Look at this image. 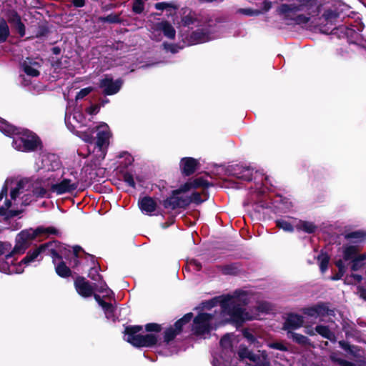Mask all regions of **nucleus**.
<instances>
[{
  "mask_svg": "<svg viewBox=\"0 0 366 366\" xmlns=\"http://www.w3.org/2000/svg\"><path fill=\"white\" fill-rule=\"evenodd\" d=\"M40 183L49 192L62 195L73 194L79 186L80 177L74 168H64L59 157L53 153H43L35 163Z\"/></svg>",
  "mask_w": 366,
  "mask_h": 366,
  "instance_id": "obj_1",
  "label": "nucleus"
},
{
  "mask_svg": "<svg viewBox=\"0 0 366 366\" xmlns=\"http://www.w3.org/2000/svg\"><path fill=\"white\" fill-rule=\"evenodd\" d=\"M39 182V177L38 179ZM28 180L16 182L6 179L0 192V216L4 219L19 215L22 211V206L29 204L36 197H44L48 191L39 182V186H33L31 192L26 189L29 187Z\"/></svg>",
  "mask_w": 366,
  "mask_h": 366,
  "instance_id": "obj_2",
  "label": "nucleus"
},
{
  "mask_svg": "<svg viewBox=\"0 0 366 366\" xmlns=\"http://www.w3.org/2000/svg\"><path fill=\"white\" fill-rule=\"evenodd\" d=\"M192 317V313H187L182 318L177 321L173 327L167 328L164 332L163 340L155 334L140 335L139 332L142 330V327L139 325L127 327L124 339L137 347H162L166 350L163 354L164 355H170L178 351L177 347L173 346L174 338L181 332L183 326L189 323Z\"/></svg>",
  "mask_w": 366,
  "mask_h": 366,
  "instance_id": "obj_3",
  "label": "nucleus"
},
{
  "mask_svg": "<svg viewBox=\"0 0 366 366\" xmlns=\"http://www.w3.org/2000/svg\"><path fill=\"white\" fill-rule=\"evenodd\" d=\"M211 185L202 177L189 179L164 200L163 206L168 209H174L184 208L190 204H199L208 199L207 188Z\"/></svg>",
  "mask_w": 366,
  "mask_h": 366,
  "instance_id": "obj_4",
  "label": "nucleus"
},
{
  "mask_svg": "<svg viewBox=\"0 0 366 366\" xmlns=\"http://www.w3.org/2000/svg\"><path fill=\"white\" fill-rule=\"evenodd\" d=\"M219 307L214 314L199 313L194 318L192 325V331L196 335H207L212 330L217 326V323L226 324L229 315V295L216 297L211 300L202 302L204 309H211Z\"/></svg>",
  "mask_w": 366,
  "mask_h": 366,
  "instance_id": "obj_5",
  "label": "nucleus"
},
{
  "mask_svg": "<svg viewBox=\"0 0 366 366\" xmlns=\"http://www.w3.org/2000/svg\"><path fill=\"white\" fill-rule=\"evenodd\" d=\"M0 131L13 138L12 145L18 151L31 152L40 145V140L34 133L27 129L17 128L1 117Z\"/></svg>",
  "mask_w": 366,
  "mask_h": 366,
  "instance_id": "obj_6",
  "label": "nucleus"
},
{
  "mask_svg": "<svg viewBox=\"0 0 366 366\" xmlns=\"http://www.w3.org/2000/svg\"><path fill=\"white\" fill-rule=\"evenodd\" d=\"M97 141L94 144H92L94 141V131L89 130L86 132H77V135L85 142L91 144L89 146V150L91 147H93V154L97 161L103 160L107 153V149L109 144V138L111 137V132L109 126L106 123H101L96 127Z\"/></svg>",
  "mask_w": 366,
  "mask_h": 366,
  "instance_id": "obj_7",
  "label": "nucleus"
},
{
  "mask_svg": "<svg viewBox=\"0 0 366 366\" xmlns=\"http://www.w3.org/2000/svg\"><path fill=\"white\" fill-rule=\"evenodd\" d=\"M59 232L53 227H39L36 229H26L21 231L16 237V244L13 248V254H21L31 245L32 241L39 235H58Z\"/></svg>",
  "mask_w": 366,
  "mask_h": 366,
  "instance_id": "obj_8",
  "label": "nucleus"
},
{
  "mask_svg": "<svg viewBox=\"0 0 366 366\" xmlns=\"http://www.w3.org/2000/svg\"><path fill=\"white\" fill-rule=\"evenodd\" d=\"M61 247L62 244L57 242H50L41 244L32 252H28L26 257L19 262V264H21V267L24 269L25 267L30 265L31 263L36 261H40L41 254L51 256L53 263L56 264V257L59 255Z\"/></svg>",
  "mask_w": 366,
  "mask_h": 366,
  "instance_id": "obj_9",
  "label": "nucleus"
},
{
  "mask_svg": "<svg viewBox=\"0 0 366 366\" xmlns=\"http://www.w3.org/2000/svg\"><path fill=\"white\" fill-rule=\"evenodd\" d=\"M85 117L79 107H75V102L71 100L68 102V105L65 112V124L67 128L72 132H76V129L84 125Z\"/></svg>",
  "mask_w": 366,
  "mask_h": 366,
  "instance_id": "obj_10",
  "label": "nucleus"
},
{
  "mask_svg": "<svg viewBox=\"0 0 366 366\" xmlns=\"http://www.w3.org/2000/svg\"><path fill=\"white\" fill-rule=\"evenodd\" d=\"M240 295H246V292L243 290H235L232 295H230V305L232 300L238 298ZM253 317L246 311L245 309L240 307H230V323L234 324L237 328L242 327L247 320H252Z\"/></svg>",
  "mask_w": 366,
  "mask_h": 366,
  "instance_id": "obj_11",
  "label": "nucleus"
},
{
  "mask_svg": "<svg viewBox=\"0 0 366 366\" xmlns=\"http://www.w3.org/2000/svg\"><path fill=\"white\" fill-rule=\"evenodd\" d=\"M229 333H226L220 340L219 345L212 352L213 366H229Z\"/></svg>",
  "mask_w": 366,
  "mask_h": 366,
  "instance_id": "obj_12",
  "label": "nucleus"
},
{
  "mask_svg": "<svg viewBox=\"0 0 366 366\" xmlns=\"http://www.w3.org/2000/svg\"><path fill=\"white\" fill-rule=\"evenodd\" d=\"M152 38L156 41L162 39V34L169 39H173L176 35L174 26L167 21L153 23L151 26Z\"/></svg>",
  "mask_w": 366,
  "mask_h": 366,
  "instance_id": "obj_13",
  "label": "nucleus"
},
{
  "mask_svg": "<svg viewBox=\"0 0 366 366\" xmlns=\"http://www.w3.org/2000/svg\"><path fill=\"white\" fill-rule=\"evenodd\" d=\"M123 85V80L120 78L114 79L110 75L104 76L99 83V87L104 95H114L119 92Z\"/></svg>",
  "mask_w": 366,
  "mask_h": 366,
  "instance_id": "obj_14",
  "label": "nucleus"
},
{
  "mask_svg": "<svg viewBox=\"0 0 366 366\" xmlns=\"http://www.w3.org/2000/svg\"><path fill=\"white\" fill-rule=\"evenodd\" d=\"M17 254H13V250L3 257H0V272L6 274H21L24 272L21 264L14 263V257Z\"/></svg>",
  "mask_w": 366,
  "mask_h": 366,
  "instance_id": "obj_15",
  "label": "nucleus"
},
{
  "mask_svg": "<svg viewBox=\"0 0 366 366\" xmlns=\"http://www.w3.org/2000/svg\"><path fill=\"white\" fill-rule=\"evenodd\" d=\"M254 169L243 164L230 165V177L239 180L250 182L253 178Z\"/></svg>",
  "mask_w": 366,
  "mask_h": 366,
  "instance_id": "obj_16",
  "label": "nucleus"
},
{
  "mask_svg": "<svg viewBox=\"0 0 366 366\" xmlns=\"http://www.w3.org/2000/svg\"><path fill=\"white\" fill-rule=\"evenodd\" d=\"M212 39L207 26H202L192 31L189 36V44H197L207 42Z\"/></svg>",
  "mask_w": 366,
  "mask_h": 366,
  "instance_id": "obj_17",
  "label": "nucleus"
},
{
  "mask_svg": "<svg viewBox=\"0 0 366 366\" xmlns=\"http://www.w3.org/2000/svg\"><path fill=\"white\" fill-rule=\"evenodd\" d=\"M199 167V160L192 157H183L179 162L180 170L184 176L193 174Z\"/></svg>",
  "mask_w": 366,
  "mask_h": 366,
  "instance_id": "obj_18",
  "label": "nucleus"
},
{
  "mask_svg": "<svg viewBox=\"0 0 366 366\" xmlns=\"http://www.w3.org/2000/svg\"><path fill=\"white\" fill-rule=\"evenodd\" d=\"M304 323V318L302 315L296 313H289L285 322L283 325V330L287 331H292L301 327Z\"/></svg>",
  "mask_w": 366,
  "mask_h": 366,
  "instance_id": "obj_19",
  "label": "nucleus"
},
{
  "mask_svg": "<svg viewBox=\"0 0 366 366\" xmlns=\"http://www.w3.org/2000/svg\"><path fill=\"white\" fill-rule=\"evenodd\" d=\"M41 65L37 61L26 58L21 63L22 71L29 76L36 77L39 75V68Z\"/></svg>",
  "mask_w": 366,
  "mask_h": 366,
  "instance_id": "obj_20",
  "label": "nucleus"
},
{
  "mask_svg": "<svg viewBox=\"0 0 366 366\" xmlns=\"http://www.w3.org/2000/svg\"><path fill=\"white\" fill-rule=\"evenodd\" d=\"M303 9L302 5L295 4H282L277 9V12L279 15H282L284 20L289 21L292 19L291 13L301 11Z\"/></svg>",
  "mask_w": 366,
  "mask_h": 366,
  "instance_id": "obj_21",
  "label": "nucleus"
},
{
  "mask_svg": "<svg viewBox=\"0 0 366 366\" xmlns=\"http://www.w3.org/2000/svg\"><path fill=\"white\" fill-rule=\"evenodd\" d=\"M77 292L84 297H88L93 295L94 287L92 286L84 277H78L74 282Z\"/></svg>",
  "mask_w": 366,
  "mask_h": 366,
  "instance_id": "obj_22",
  "label": "nucleus"
},
{
  "mask_svg": "<svg viewBox=\"0 0 366 366\" xmlns=\"http://www.w3.org/2000/svg\"><path fill=\"white\" fill-rule=\"evenodd\" d=\"M65 247L62 244V247L59 252V255L56 257L55 270L57 274L61 277H67L71 274L70 269L65 264V263L61 261L62 256L65 254L63 250L65 249Z\"/></svg>",
  "mask_w": 366,
  "mask_h": 366,
  "instance_id": "obj_23",
  "label": "nucleus"
},
{
  "mask_svg": "<svg viewBox=\"0 0 366 366\" xmlns=\"http://www.w3.org/2000/svg\"><path fill=\"white\" fill-rule=\"evenodd\" d=\"M142 212L146 214H151L156 210L157 204L151 197H144L139 202Z\"/></svg>",
  "mask_w": 366,
  "mask_h": 366,
  "instance_id": "obj_24",
  "label": "nucleus"
},
{
  "mask_svg": "<svg viewBox=\"0 0 366 366\" xmlns=\"http://www.w3.org/2000/svg\"><path fill=\"white\" fill-rule=\"evenodd\" d=\"M297 231H303L307 234H314L318 229V227L312 222L299 220L295 226Z\"/></svg>",
  "mask_w": 366,
  "mask_h": 366,
  "instance_id": "obj_25",
  "label": "nucleus"
},
{
  "mask_svg": "<svg viewBox=\"0 0 366 366\" xmlns=\"http://www.w3.org/2000/svg\"><path fill=\"white\" fill-rule=\"evenodd\" d=\"M328 302H320L316 304L317 317L335 316V309L330 308Z\"/></svg>",
  "mask_w": 366,
  "mask_h": 366,
  "instance_id": "obj_26",
  "label": "nucleus"
},
{
  "mask_svg": "<svg viewBox=\"0 0 366 366\" xmlns=\"http://www.w3.org/2000/svg\"><path fill=\"white\" fill-rule=\"evenodd\" d=\"M358 253V248L355 245H347L342 247V258L343 260L352 261L357 257Z\"/></svg>",
  "mask_w": 366,
  "mask_h": 366,
  "instance_id": "obj_27",
  "label": "nucleus"
},
{
  "mask_svg": "<svg viewBox=\"0 0 366 366\" xmlns=\"http://www.w3.org/2000/svg\"><path fill=\"white\" fill-rule=\"evenodd\" d=\"M315 332L321 335L322 337L327 339L332 342H335L336 340L335 335L333 332H332L329 327L323 325H317L315 327Z\"/></svg>",
  "mask_w": 366,
  "mask_h": 366,
  "instance_id": "obj_28",
  "label": "nucleus"
},
{
  "mask_svg": "<svg viewBox=\"0 0 366 366\" xmlns=\"http://www.w3.org/2000/svg\"><path fill=\"white\" fill-rule=\"evenodd\" d=\"M287 337L290 339H292L293 342L295 343L302 345V346H308L311 345L310 340L307 337L302 334L297 333L292 331H289L287 334Z\"/></svg>",
  "mask_w": 366,
  "mask_h": 366,
  "instance_id": "obj_29",
  "label": "nucleus"
},
{
  "mask_svg": "<svg viewBox=\"0 0 366 366\" xmlns=\"http://www.w3.org/2000/svg\"><path fill=\"white\" fill-rule=\"evenodd\" d=\"M340 14L336 10L332 9H326L322 15V18L324 19L327 24H330L333 25L337 21V19L339 18Z\"/></svg>",
  "mask_w": 366,
  "mask_h": 366,
  "instance_id": "obj_30",
  "label": "nucleus"
},
{
  "mask_svg": "<svg viewBox=\"0 0 366 366\" xmlns=\"http://www.w3.org/2000/svg\"><path fill=\"white\" fill-rule=\"evenodd\" d=\"M330 256L327 252L321 251L320 254L317 257L319 261L320 269L322 273H325L327 268L330 262Z\"/></svg>",
  "mask_w": 366,
  "mask_h": 366,
  "instance_id": "obj_31",
  "label": "nucleus"
},
{
  "mask_svg": "<svg viewBox=\"0 0 366 366\" xmlns=\"http://www.w3.org/2000/svg\"><path fill=\"white\" fill-rule=\"evenodd\" d=\"M339 345L346 352L349 353L350 355L354 357H357V352L360 351L358 346L352 345L348 342L345 340L339 341Z\"/></svg>",
  "mask_w": 366,
  "mask_h": 366,
  "instance_id": "obj_32",
  "label": "nucleus"
},
{
  "mask_svg": "<svg viewBox=\"0 0 366 366\" xmlns=\"http://www.w3.org/2000/svg\"><path fill=\"white\" fill-rule=\"evenodd\" d=\"M9 35L10 31L6 21L0 18V42H5Z\"/></svg>",
  "mask_w": 366,
  "mask_h": 366,
  "instance_id": "obj_33",
  "label": "nucleus"
},
{
  "mask_svg": "<svg viewBox=\"0 0 366 366\" xmlns=\"http://www.w3.org/2000/svg\"><path fill=\"white\" fill-rule=\"evenodd\" d=\"M102 309L104 312L106 317L108 320H112L113 322L116 320V307L110 303H107L104 306L102 307Z\"/></svg>",
  "mask_w": 366,
  "mask_h": 366,
  "instance_id": "obj_34",
  "label": "nucleus"
},
{
  "mask_svg": "<svg viewBox=\"0 0 366 366\" xmlns=\"http://www.w3.org/2000/svg\"><path fill=\"white\" fill-rule=\"evenodd\" d=\"M5 16L9 23H10L11 25H14L21 20L20 15L17 13L16 11L14 9L7 10L6 11Z\"/></svg>",
  "mask_w": 366,
  "mask_h": 366,
  "instance_id": "obj_35",
  "label": "nucleus"
},
{
  "mask_svg": "<svg viewBox=\"0 0 366 366\" xmlns=\"http://www.w3.org/2000/svg\"><path fill=\"white\" fill-rule=\"evenodd\" d=\"M275 224L277 227L282 229L285 232H292L294 231V226L290 222L285 219H277L275 220Z\"/></svg>",
  "mask_w": 366,
  "mask_h": 366,
  "instance_id": "obj_36",
  "label": "nucleus"
},
{
  "mask_svg": "<svg viewBox=\"0 0 366 366\" xmlns=\"http://www.w3.org/2000/svg\"><path fill=\"white\" fill-rule=\"evenodd\" d=\"M117 157L120 159H124V160L119 162V164L124 165V167L131 165L134 162V158L127 152H122Z\"/></svg>",
  "mask_w": 366,
  "mask_h": 366,
  "instance_id": "obj_37",
  "label": "nucleus"
},
{
  "mask_svg": "<svg viewBox=\"0 0 366 366\" xmlns=\"http://www.w3.org/2000/svg\"><path fill=\"white\" fill-rule=\"evenodd\" d=\"M252 353L253 352L250 351L244 345H239L237 354L241 360L244 359H249Z\"/></svg>",
  "mask_w": 366,
  "mask_h": 366,
  "instance_id": "obj_38",
  "label": "nucleus"
},
{
  "mask_svg": "<svg viewBox=\"0 0 366 366\" xmlns=\"http://www.w3.org/2000/svg\"><path fill=\"white\" fill-rule=\"evenodd\" d=\"M366 237V232L362 230L354 231L348 232L345 234V239H362Z\"/></svg>",
  "mask_w": 366,
  "mask_h": 366,
  "instance_id": "obj_39",
  "label": "nucleus"
},
{
  "mask_svg": "<svg viewBox=\"0 0 366 366\" xmlns=\"http://www.w3.org/2000/svg\"><path fill=\"white\" fill-rule=\"evenodd\" d=\"M330 360L340 366H356L354 362L338 357L335 354L330 355Z\"/></svg>",
  "mask_w": 366,
  "mask_h": 366,
  "instance_id": "obj_40",
  "label": "nucleus"
},
{
  "mask_svg": "<svg viewBox=\"0 0 366 366\" xmlns=\"http://www.w3.org/2000/svg\"><path fill=\"white\" fill-rule=\"evenodd\" d=\"M310 20V16H307L305 14H298L294 17L292 16V19L290 21H293L295 24L301 25L307 24Z\"/></svg>",
  "mask_w": 366,
  "mask_h": 366,
  "instance_id": "obj_41",
  "label": "nucleus"
},
{
  "mask_svg": "<svg viewBox=\"0 0 366 366\" xmlns=\"http://www.w3.org/2000/svg\"><path fill=\"white\" fill-rule=\"evenodd\" d=\"M242 334L243 337L245 339H247L250 344H254L256 342H257L256 337L252 333L250 332L249 329L243 328L242 330Z\"/></svg>",
  "mask_w": 366,
  "mask_h": 366,
  "instance_id": "obj_42",
  "label": "nucleus"
},
{
  "mask_svg": "<svg viewBox=\"0 0 366 366\" xmlns=\"http://www.w3.org/2000/svg\"><path fill=\"white\" fill-rule=\"evenodd\" d=\"M144 9L143 0H134L132 6V11L135 14H141Z\"/></svg>",
  "mask_w": 366,
  "mask_h": 366,
  "instance_id": "obj_43",
  "label": "nucleus"
},
{
  "mask_svg": "<svg viewBox=\"0 0 366 366\" xmlns=\"http://www.w3.org/2000/svg\"><path fill=\"white\" fill-rule=\"evenodd\" d=\"M163 46L167 51H169L172 54L177 53L180 49L183 48V46L167 43H164Z\"/></svg>",
  "mask_w": 366,
  "mask_h": 366,
  "instance_id": "obj_44",
  "label": "nucleus"
},
{
  "mask_svg": "<svg viewBox=\"0 0 366 366\" xmlns=\"http://www.w3.org/2000/svg\"><path fill=\"white\" fill-rule=\"evenodd\" d=\"M100 21L108 23H119L120 21V18L119 15L111 14L107 16L101 17Z\"/></svg>",
  "mask_w": 366,
  "mask_h": 366,
  "instance_id": "obj_45",
  "label": "nucleus"
},
{
  "mask_svg": "<svg viewBox=\"0 0 366 366\" xmlns=\"http://www.w3.org/2000/svg\"><path fill=\"white\" fill-rule=\"evenodd\" d=\"M302 312L304 315L309 316V317H317L316 305H315L312 307H304L302 309Z\"/></svg>",
  "mask_w": 366,
  "mask_h": 366,
  "instance_id": "obj_46",
  "label": "nucleus"
},
{
  "mask_svg": "<svg viewBox=\"0 0 366 366\" xmlns=\"http://www.w3.org/2000/svg\"><path fill=\"white\" fill-rule=\"evenodd\" d=\"M238 13L246 15V16H253L259 15L262 13V11L260 10H257V9H239L238 10Z\"/></svg>",
  "mask_w": 366,
  "mask_h": 366,
  "instance_id": "obj_47",
  "label": "nucleus"
},
{
  "mask_svg": "<svg viewBox=\"0 0 366 366\" xmlns=\"http://www.w3.org/2000/svg\"><path fill=\"white\" fill-rule=\"evenodd\" d=\"M267 346L269 348L278 350L283 351V352L288 351V348L280 342H269L267 344Z\"/></svg>",
  "mask_w": 366,
  "mask_h": 366,
  "instance_id": "obj_48",
  "label": "nucleus"
},
{
  "mask_svg": "<svg viewBox=\"0 0 366 366\" xmlns=\"http://www.w3.org/2000/svg\"><path fill=\"white\" fill-rule=\"evenodd\" d=\"M154 8L157 10L164 11L172 8L174 9V6L172 3L162 1L155 4Z\"/></svg>",
  "mask_w": 366,
  "mask_h": 366,
  "instance_id": "obj_49",
  "label": "nucleus"
},
{
  "mask_svg": "<svg viewBox=\"0 0 366 366\" xmlns=\"http://www.w3.org/2000/svg\"><path fill=\"white\" fill-rule=\"evenodd\" d=\"M92 91L93 88L92 86L81 89L76 95V101L79 99H82L84 97L90 94Z\"/></svg>",
  "mask_w": 366,
  "mask_h": 366,
  "instance_id": "obj_50",
  "label": "nucleus"
},
{
  "mask_svg": "<svg viewBox=\"0 0 366 366\" xmlns=\"http://www.w3.org/2000/svg\"><path fill=\"white\" fill-rule=\"evenodd\" d=\"M124 181L131 187L135 188V182L132 174L130 172H125L124 174Z\"/></svg>",
  "mask_w": 366,
  "mask_h": 366,
  "instance_id": "obj_51",
  "label": "nucleus"
},
{
  "mask_svg": "<svg viewBox=\"0 0 366 366\" xmlns=\"http://www.w3.org/2000/svg\"><path fill=\"white\" fill-rule=\"evenodd\" d=\"M13 26L15 27V29H16L18 34H19V36L21 37L24 36V35L26 34V28H25L24 24L22 23L21 20Z\"/></svg>",
  "mask_w": 366,
  "mask_h": 366,
  "instance_id": "obj_52",
  "label": "nucleus"
},
{
  "mask_svg": "<svg viewBox=\"0 0 366 366\" xmlns=\"http://www.w3.org/2000/svg\"><path fill=\"white\" fill-rule=\"evenodd\" d=\"M257 309L260 312H268L271 310V306L267 302H262L258 304Z\"/></svg>",
  "mask_w": 366,
  "mask_h": 366,
  "instance_id": "obj_53",
  "label": "nucleus"
},
{
  "mask_svg": "<svg viewBox=\"0 0 366 366\" xmlns=\"http://www.w3.org/2000/svg\"><path fill=\"white\" fill-rule=\"evenodd\" d=\"M89 277L94 281H98L102 279L101 275L99 274L96 267L91 268L89 272Z\"/></svg>",
  "mask_w": 366,
  "mask_h": 366,
  "instance_id": "obj_54",
  "label": "nucleus"
},
{
  "mask_svg": "<svg viewBox=\"0 0 366 366\" xmlns=\"http://www.w3.org/2000/svg\"><path fill=\"white\" fill-rule=\"evenodd\" d=\"M363 265H364V264L362 262L359 261L358 259L356 257L355 259H354L353 260L351 261L350 268H351L352 271H357Z\"/></svg>",
  "mask_w": 366,
  "mask_h": 366,
  "instance_id": "obj_55",
  "label": "nucleus"
},
{
  "mask_svg": "<svg viewBox=\"0 0 366 366\" xmlns=\"http://www.w3.org/2000/svg\"><path fill=\"white\" fill-rule=\"evenodd\" d=\"M262 360H261L256 365L257 366H271L269 360L267 359V354L263 351L262 355Z\"/></svg>",
  "mask_w": 366,
  "mask_h": 366,
  "instance_id": "obj_56",
  "label": "nucleus"
},
{
  "mask_svg": "<svg viewBox=\"0 0 366 366\" xmlns=\"http://www.w3.org/2000/svg\"><path fill=\"white\" fill-rule=\"evenodd\" d=\"M145 327L148 332H159L161 330V326L156 323H149Z\"/></svg>",
  "mask_w": 366,
  "mask_h": 366,
  "instance_id": "obj_57",
  "label": "nucleus"
},
{
  "mask_svg": "<svg viewBox=\"0 0 366 366\" xmlns=\"http://www.w3.org/2000/svg\"><path fill=\"white\" fill-rule=\"evenodd\" d=\"M81 250V248L79 246H75L72 249V255L74 256V266H76L79 263L78 260V253Z\"/></svg>",
  "mask_w": 366,
  "mask_h": 366,
  "instance_id": "obj_58",
  "label": "nucleus"
},
{
  "mask_svg": "<svg viewBox=\"0 0 366 366\" xmlns=\"http://www.w3.org/2000/svg\"><path fill=\"white\" fill-rule=\"evenodd\" d=\"M11 244L8 242H0V254H4L7 252H9L11 249Z\"/></svg>",
  "mask_w": 366,
  "mask_h": 366,
  "instance_id": "obj_59",
  "label": "nucleus"
},
{
  "mask_svg": "<svg viewBox=\"0 0 366 366\" xmlns=\"http://www.w3.org/2000/svg\"><path fill=\"white\" fill-rule=\"evenodd\" d=\"M346 270L345 269H338V272L335 274L334 275L331 276L330 278L332 281H337L339 280H341L342 277L344 276Z\"/></svg>",
  "mask_w": 366,
  "mask_h": 366,
  "instance_id": "obj_60",
  "label": "nucleus"
},
{
  "mask_svg": "<svg viewBox=\"0 0 366 366\" xmlns=\"http://www.w3.org/2000/svg\"><path fill=\"white\" fill-rule=\"evenodd\" d=\"M99 105H92L91 107L86 109V112L89 114L94 115L97 114L99 112Z\"/></svg>",
  "mask_w": 366,
  "mask_h": 366,
  "instance_id": "obj_61",
  "label": "nucleus"
},
{
  "mask_svg": "<svg viewBox=\"0 0 366 366\" xmlns=\"http://www.w3.org/2000/svg\"><path fill=\"white\" fill-rule=\"evenodd\" d=\"M239 271V267L237 263H230V275H236Z\"/></svg>",
  "mask_w": 366,
  "mask_h": 366,
  "instance_id": "obj_62",
  "label": "nucleus"
},
{
  "mask_svg": "<svg viewBox=\"0 0 366 366\" xmlns=\"http://www.w3.org/2000/svg\"><path fill=\"white\" fill-rule=\"evenodd\" d=\"M105 286V291L104 292H102L104 294V297L108 298V299H112L114 296V294L112 290H110L107 285H104Z\"/></svg>",
  "mask_w": 366,
  "mask_h": 366,
  "instance_id": "obj_63",
  "label": "nucleus"
},
{
  "mask_svg": "<svg viewBox=\"0 0 366 366\" xmlns=\"http://www.w3.org/2000/svg\"><path fill=\"white\" fill-rule=\"evenodd\" d=\"M357 289L360 297L366 301V289L362 286H358Z\"/></svg>",
  "mask_w": 366,
  "mask_h": 366,
  "instance_id": "obj_64",
  "label": "nucleus"
}]
</instances>
